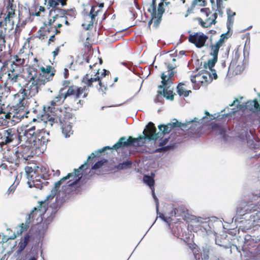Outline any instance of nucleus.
Segmentation results:
<instances>
[{
	"mask_svg": "<svg viewBox=\"0 0 260 260\" xmlns=\"http://www.w3.org/2000/svg\"><path fill=\"white\" fill-rule=\"evenodd\" d=\"M179 127V121L177 119H173V121L168 123L167 124H160L158 125V128L160 133L156 132V128L154 124L149 122L146 125L142 135H139L137 138H134L132 136L121 137L118 141L113 145L112 147L109 146L104 147L92 152L88 156V159L98 156L99 153L104 152L107 149H117L121 147H127L133 145L140 146L145 143V140L148 141H156L161 135L169 134L175 128Z\"/></svg>",
	"mask_w": 260,
	"mask_h": 260,
	"instance_id": "f257e3e1",
	"label": "nucleus"
},
{
	"mask_svg": "<svg viewBox=\"0 0 260 260\" xmlns=\"http://www.w3.org/2000/svg\"><path fill=\"white\" fill-rule=\"evenodd\" d=\"M46 133L43 130L36 129L35 125L29 124L26 125L25 128L22 130L19 134V142L21 147L15 151L17 157L27 160L28 155H24V152L33 147L36 153H43L46 149L48 142Z\"/></svg>",
	"mask_w": 260,
	"mask_h": 260,
	"instance_id": "f03ea898",
	"label": "nucleus"
},
{
	"mask_svg": "<svg viewBox=\"0 0 260 260\" xmlns=\"http://www.w3.org/2000/svg\"><path fill=\"white\" fill-rule=\"evenodd\" d=\"M172 54H166L163 56L164 64L168 69V71L161 74V85L158 86L161 90L157 91V93L163 96L167 100L173 101L174 94L173 92V88L171 85L169 79L174 75L173 70L176 67V57Z\"/></svg>",
	"mask_w": 260,
	"mask_h": 260,
	"instance_id": "7ed1b4c3",
	"label": "nucleus"
},
{
	"mask_svg": "<svg viewBox=\"0 0 260 260\" xmlns=\"http://www.w3.org/2000/svg\"><path fill=\"white\" fill-rule=\"evenodd\" d=\"M88 160V159H87L86 161H84L83 164L79 167L78 169H75L74 170V174L68 173L66 176L61 178L59 180L55 182L54 183V187L51 190L49 194L47 196L46 198L43 201H38V208H41V209L43 208V211H46L47 209V205L46 204V200H48L50 199H52L54 198L57 193L58 189L61 185L62 181L67 180L71 177L76 176V178L73 181V182L71 183L69 185L71 186L76 184L82 177V174L80 173L79 172L80 170L83 169L85 166H86Z\"/></svg>",
	"mask_w": 260,
	"mask_h": 260,
	"instance_id": "20e7f679",
	"label": "nucleus"
},
{
	"mask_svg": "<svg viewBox=\"0 0 260 260\" xmlns=\"http://www.w3.org/2000/svg\"><path fill=\"white\" fill-rule=\"evenodd\" d=\"M213 67L205 62L204 64V70L191 78L192 83L196 84V89L199 88L201 85H206L211 82L213 79L217 78L216 71L212 69Z\"/></svg>",
	"mask_w": 260,
	"mask_h": 260,
	"instance_id": "39448f33",
	"label": "nucleus"
},
{
	"mask_svg": "<svg viewBox=\"0 0 260 260\" xmlns=\"http://www.w3.org/2000/svg\"><path fill=\"white\" fill-rule=\"evenodd\" d=\"M100 71L98 70L94 77H92L89 74H86L84 77L82 78V82L86 86L84 87H79L77 86V89L75 90L74 94V99L76 100L77 99L80 98L82 93L84 92L86 87H91L94 86L99 85L100 88H99V91H101L104 92L107 90V86L103 85L101 80V77L99 76Z\"/></svg>",
	"mask_w": 260,
	"mask_h": 260,
	"instance_id": "423d86ee",
	"label": "nucleus"
},
{
	"mask_svg": "<svg viewBox=\"0 0 260 260\" xmlns=\"http://www.w3.org/2000/svg\"><path fill=\"white\" fill-rule=\"evenodd\" d=\"M206 116L203 117L201 119H199L197 118H194L193 119L190 120L185 123L180 122V131H188V134H194L199 133V129L201 127L203 121H204L207 117L209 116L210 119H215L216 117L215 115H210L207 111H205ZM181 132H180V134Z\"/></svg>",
	"mask_w": 260,
	"mask_h": 260,
	"instance_id": "0eeeda50",
	"label": "nucleus"
},
{
	"mask_svg": "<svg viewBox=\"0 0 260 260\" xmlns=\"http://www.w3.org/2000/svg\"><path fill=\"white\" fill-rule=\"evenodd\" d=\"M196 13L200 15V17L198 18V20L203 27H208L212 24H215L216 12L212 13L209 8H203Z\"/></svg>",
	"mask_w": 260,
	"mask_h": 260,
	"instance_id": "6e6552de",
	"label": "nucleus"
},
{
	"mask_svg": "<svg viewBox=\"0 0 260 260\" xmlns=\"http://www.w3.org/2000/svg\"><path fill=\"white\" fill-rule=\"evenodd\" d=\"M24 98H21L19 102L14 107L12 121L17 123L22 119L27 117L29 111L24 102Z\"/></svg>",
	"mask_w": 260,
	"mask_h": 260,
	"instance_id": "1a4fd4ad",
	"label": "nucleus"
},
{
	"mask_svg": "<svg viewBox=\"0 0 260 260\" xmlns=\"http://www.w3.org/2000/svg\"><path fill=\"white\" fill-rule=\"evenodd\" d=\"M39 83L26 81L23 87L21 86L19 92L22 94V98H28L36 95L39 91Z\"/></svg>",
	"mask_w": 260,
	"mask_h": 260,
	"instance_id": "9d476101",
	"label": "nucleus"
},
{
	"mask_svg": "<svg viewBox=\"0 0 260 260\" xmlns=\"http://www.w3.org/2000/svg\"><path fill=\"white\" fill-rule=\"evenodd\" d=\"M62 133L66 138L69 137L73 134L71 124L74 121V117H69L66 115L63 119H59Z\"/></svg>",
	"mask_w": 260,
	"mask_h": 260,
	"instance_id": "9b49d317",
	"label": "nucleus"
},
{
	"mask_svg": "<svg viewBox=\"0 0 260 260\" xmlns=\"http://www.w3.org/2000/svg\"><path fill=\"white\" fill-rule=\"evenodd\" d=\"M208 37L201 32H198L189 36L188 40L198 48H202L205 45Z\"/></svg>",
	"mask_w": 260,
	"mask_h": 260,
	"instance_id": "f8f14e48",
	"label": "nucleus"
},
{
	"mask_svg": "<svg viewBox=\"0 0 260 260\" xmlns=\"http://www.w3.org/2000/svg\"><path fill=\"white\" fill-rule=\"evenodd\" d=\"M19 77V73H12L11 74L8 73V79L7 83L5 85V87L8 88L9 90L10 88L14 89L19 88L20 89L21 84Z\"/></svg>",
	"mask_w": 260,
	"mask_h": 260,
	"instance_id": "ddd939ff",
	"label": "nucleus"
},
{
	"mask_svg": "<svg viewBox=\"0 0 260 260\" xmlns=\"http://www.w3.org/2000/svg\"><path fill=\"white\" fill-rule=\"evenodd\" d=\"M244 55L240 54L238 51L235 52L234 58L231 63V67L235 68L237 74H240L244 68Z\"/></svg>",
	"mask_w": 260,
	"mask_h": 260,
	"instance_id": "4468645a",
	"label": "nucleus"
},
{
	"mask_svg": "<svg viewBox=\"0 0 260 260\" xmlns=\"http://www.w3.org/2000/svg\"><path fill=\"white\" fill-rule=\"evenodd\" d=\"M147 10L150 13L151 17V19L148 22V27L150 26L153 20H154L153 26L157 28L161 21L162 17H160L158 22L156 23L155 22L158 19V12L157 13L156 12V0H152L151 4L149 6Z\"/></svg>",
	"mask_w": 260,
	"mask_h": 260,
	"instance_id": "2eb2a0df",
	"label": "nucleus"
},
{
	"mask_svg": "<svg viewBox=\"0 0 260 260\" xmlns=\"http://www.w3.org/2000/svg\"><path fill=\"white\" fill-rule=\"evenodd\" d=\"M191 5L190 7L187 9L186 13H184V16L187 17L188 14L192 13L198 12L201 7H204L206 5L205 0H190Z\"/></svg>",
	"mask_w": 260,
	"mask_h": 260,
	"instance_id": "dca6fc26",
	"label": "nucleus"
},
{
	"mask_svg": "<svg viewBox=\"0 0 260 260\" xmlns=\"http://www.w3.org/2000/svg\"><path fill=\"white\" fill-rule=\"evenodd\" d=\"M15 135L12 129L4 130L1 134V145L7 144L12 142L15 138Z\"/></svg>",
	"mask_w": 260,
	"mask_h": 260,
	"instance_id": "f3484780",
	"label": "nucleus"
},
{
	"mask_svg": "<svg viewBox=\"0 0 260 260\" xmlns=\"http://www.w3.org/2000/svg\"><path fill=\"white\" fill-rule=\"evenodd\" d=\"M222 46L215 42L210 46V54L212 56V58L209 59L207 63L209 64L210 67H214L215 63L217 60V55L219 49Z\"/></svg>",
	"mask_w": 260,
	"mask_h": 260,
	"instance_id": "a211bd4d",
	"label": "nucleus"
},
{
	"mask_svg": "<svg viewBox=\"0 0 260 260\" xmlns=\"http://www.w3.org/2000/svg\"><path fill=\"white\" fill-rule=\"evenodd\" d=\"M27 81L39 83L40 74L38 70L34 68H29L27 70Z\"/></svg>",
	"mask_w": 260,
	"mask_h": 260,
	"instance_id": "6ab92c4d",
	"label": "nucleus"
},
{
	"mask_svg": "<svg viewBox=\"0 0 260 260\" xmlns=\"http://www.w3.org/2000/svg\"><path fill=\"white\" fill-rule=\"evenodd\" d=\"M98 13L99 11L95 10V7L92 6L89 14V16L91 18V20L88 24L85 23L82 24V26L84 27L85 30H87L89 29L90 26L93 25L94 20L96 16L98 15Z\"/></svg>",
	"mask_w": 260,
	"mask_h": 260,
	"instance_id": "aec40b11",
	"label": "nucleus"
},
{
	"mask_svg": "<svg viewBox=\"0 0 260 260\" xmlns=\"http://www.w3.org/2000/svg\"><path fill=\"white\" fill-rule=\"evenodd\" d=\"M52 28V26L50 27L48 26V25H47V23H44V26L40 27V28L38 31V34L39 35V39H44L45 38H47L46 35L44 32V31H47V32H50L51 29Z\"/></svg>",
	"mask_w": 260,
	"mask_h": 260,
	"instance_id": "412c9836",
	"label": "nucleus"
},
{
	"mask_svg": "<svg viewBox=\"0 0 260 260\" xmlns=\"http://www.w3.org/2000/svg\"><path fill=\"white\" fill-rule=\"evenodd\" d=\"M43 208L41 209V208H38V205L34 207L30 211V213L29 214L27 215V217L26 218L25 223H24V226H26V228H28L29 224L30 222V218L33 217V216L32 215V213L36 211H39L40 212V214H44L46 211H43L42 210Z\"/></svg>",
	"mask_w": 260,
	"mask_h": 260,
	"instance_id": "4be33fe9",
	"label": "nucleus"
},
{
	"mask_svg": "<svg viewBox=\"0 0 260 260\" xmlns=\"http://www.w3.org/2000/svg\"><path fill=\"white\" fill-rule=\"evenodd\" d=\"M166 0H159V2L158 5L157 10H158V19L155 22L156 23H158L160 20V18L162 16V15L165 12L164 9V2ZM157 0H156V3H157Z\"/></svg>",
	"mask_w": 260,
	"mask_h": 260,
	"instance_id": "5701e85b",
	"label": "nucleus"
},
{
	"mask_svg": "<svg viewBox=\"0 0 260 260\" xmlns=\"http://www.w3.org/2000/svg\"><path fill=\"white\" fill-rule=\"evenodd\" d=\"M132 165V161L130 160H126L123 161L122 162L118 164L116 167L118 170H125L131 168Z\"/></svg>",
	"mask_w": 260,
	"mask_h": 260,
	"instance_id": "b1692460",
	"label": "nucleus"
},
{
	"mask_svg": "<svg viewBox=\"0 0 260 260\" xmlns=\"http://www.w3.org/2000/svg\"><path fill=\"white\" fill-rule=\"evenodd\" d=\"M56 103L57 102L55 101H54V99H53L50 102V105L44 106L43 110L45 111V112L49 111L50 112H52L54 110V107L56 105Z\"/></svg>",
	"mask_w": 260,
	"mask_h": 260,
	"instance_id": "393cba45",
	"label": "nucleus"
},
{
	"mask_svg": "<svg viewBox=\"0 0 260 260\" xmlns=\"http://www.w3.org/2000/svg\"><path fill=\"white\" fill-rule=\"evenodd\" d=\"M143 181L149 186L150 189L153 188L154 180L152 177L148 175H145L143 177Z\"/></svg>",
	"mask_w": 260,
	"mask_h": 260,
	"instance_id": "a878e982",
	"label": "nucleus"
},
{
	"mask_svg": "<svg viewBox=\"0 0 260 260\" xmlns=\"http://www.w3.org/2000/svg\"><path fill=\"white\" fill-rule=\"evenodd\" d=\"M184 84L182 83H180V96H183L187 97L191 92V90L185 88L184 87Z\"/></svg>",
	"mask_w": 260,
	"mask_h": 260,
	"instance_id": "bb28decb",
	"label": "nucleus"
},
{
	"mask_svg": "<svg viewBox=\"0 0 260 260\" xmlns=\"http://www.w3.org/2000/svg\"><path fill=\"white\" fill-rule=\"evenodd\" d=\"M192 248H191L192 250V252L193 253V254L194 255L195 258L197 259V260H203V258L202 257L201 259L200 257V253L198 252L199 250L197 248V245H193ZM208 258V255H204V260H207Z\"/></svg>",
	"mask_w": 260,
	"mask_h": 260,
	"instance_id": "cd10ccee",
	"label": "nucleus"
},
{
	"mask_svg": "<svg viewBox=\"0 0 260 260\" xmlns=\"http://www.w3.org/2000/svg\"><path fill=\"white\" fill-rule=\"evenodd\" d=\"M250 105L253 106L255 109H260V98L258 100H254L252 101H249L246 103V106L249 107Z\"/></svg>",
	"mask_w": 260,
	"mask_h": 260,
	"instance_id": "c85d7f7f",
	"label": "nucleus"
},
{
	"mask_svg": "<svg viewBox=\"0 0 260 260\" xmlns=\"http://www.w3.org/2000/svg\"><path fill=\"white\" fill-rule=\"evenodd\" d=\"M249 136V134L247 131L242 130L240 135L238 136V138L240 141L244 142L247 141L248 137Z\"/></svg>",
	"mask_w": 260,
	"mask_h": 260,
	"instance_id": "c756f323",
	"label": "nucleus"
},
{
	"mask_svg": "<svg viewBox=\"0 0 260 260\" xmlns=\"http://www.w3.org/2000/svg\"><path fill=\"white\" fill-rule=\"evenodd\" d=\"M180 216H181L183 219L185 220L187 219L189 216L187 208L182 206V205L180 207Z\"/></svg>",
	"mask_w": 260,
	"mask_h": 260,
	"instance_id": "7c9ffc66",
	"label": "nucleus"
},
{
	"mask_svg": "<svg viewBox=\"0 0 260 260\" xmlns=\"http://www.w3.org/2000/svg\"><path fill=\"white\" fill-rule=\"evenodd\" d=\"M28 240V237H25L24 241L19 243L18 249L17 250V253H20L26 247Z\"/></svg>",
	"mask_w": 260,
	"mask_h": 260,
	"instance_id": "2f4dec72",
	"label": "nucleus"
},
{
	"mask_svg": "<svg viewBox=\"0 0 260 260\" xmlns=\"http://www.w3.org/2000/svg\"><path fill=\"white\" fill-rule=\"evenodd\" d=\"M27 228L24 226V223H21L18 224L17 226L16 227V232L14 233L16 235V236L21 234L23 232L26 231L27 230Z\"/></svg>",
	"mask_w": 260,
	"mask_h": 260,
	"instance_id": "473e14b6",
	"label": "nucleus"
},
{
	"mask_svg": "<svg viewBox=\"0 0 260 260\" xmlns=\"http://www.w3.org/2000/svg\"><path fill=\"white\" fill-rule=\"evenodd\" d=\"M54 12L55 13V14L56 16H59L60 18L64 17L65 14H66V11L64 10L58 8L57 6L53 8Z\"/></svg>",
	"mask_w": 260,
	"mask_h": 260,
	"instance_id": "72a5a7b5",
	"label": "nucleus"
},
{
	"mask_svg": "<svg viewBox=\"0 0 260 260\" xmlns=\"http://www.w3.org/2000/svg\"><path fill=\"white\" fill-rule=\"evenodd\" d=\"M2 235L3 237L2 240L0 241V243H3L6 242L9 239H14L16 237V235L15 233H13L12 235L9 236H7V235H4L3 234H2Z\"/></svg>",
	"mask_w": 260,
	"mask_h": 260,
	"instance_id": "f704fd0d",
	"label": "nucleus"
},
{
	"mask_svg": "<svg viewBox=\"0 0 260 260\" xmlns=\"http://www.w3.org/2000/svg\"><path fill=\"white\" fill-rule=\"evenodd\" d=\"M156 212H157V217H158L161 219H162L163 221H164L165 222L167 223L168 224V226L170 227V222L171 220V218L170 217H165V216L163 214L158 213V210H156Z\"/></svg>",
	"mask_w": 260,
	"mask_h": 260,
	"instance_id": "c9c22d12",
	"label": "nucleus"
},
{
	"mask_svg": "<svg viewBox=\"0 0 260 260\" xmlns=\"http://www.w3.org/2000/svg\"><path fill=\"white\" fill-rule=\"evenodd\" d=\"M17 68H18V65L13 61L11 64V68L7 71L8 73H10V74L12 73H18V72L16 71V69Z\"/></svg>",
	"mask_w": 260,
	"mask_h": 260,
	"instance_id": "e433bc0d",
	"label": "nucleus"
},
{
	"mask_svg": "<svg viewBox=\"0 0 260 260\" xmlns=\"http://www.w3.org/2000/svg\"><path fill=\"white\" fill-rule=\"evenodd\" d=\"M77 89V86L72 85L69 87L66 92V95H68L69 96L71 95H74L75 90Z\"/></svg>",
	"mask_w": 260,
	"mask_h": 260,
	"instance_id": "4c0bfd02",
	"label": "nucleus"
},
{
	"mask_svg": "<svg viewBox=\"0 0 260 260\" xmlns=\"http://www.w3.org/2000/svg\"><path fill=\"white\" fill-rule=\"evenodd\" d=\"M8 11V14L6 16L13 18V16L15 15V10L13 8L12 4H9Z\"/></svg>",
	"mask_w": 260,
	"mask_h": 260,
	"instance_id": "58836bf2",
	"label": "nucleus"
},
{
	"mask_svg": "<svg viewBox=\"0 0 260 260\" xmlns=\"http://www.w3.org/2000/svg\"><path fill=\"white\" fill-rule=\"evenodd\" d=\"M106 162V160H101L95 162L94 165L92 167V170H96L101 168L104 163Z\"/></svg>",
	"mask_w": 260,
	"mask_h": 260,
	"instance_id": "ea45409f",
	"label": "nucleus"
},
{
	"mask_svg": "<svg viewBox=\"0 0 260 260\" xmlns=\"http://www.w3.org/2000/svg\"><path fill=\"white\" fill-rule=\"evenodd\" d=\"M227 14L229 22L230 23H233V20L232 17L235 15V13L231 11L230 9H228Z\"/></svg>",
	"mask_w": 260,
	"mask_h": 260,
	"instance_id": "a19ab883",
	"label": "nucleus"
},
{
	"mask_svg": "<svg viewBox=\"0 0 260 260\" xmlns=\"http://www.w3.org/2000/svg\"><path fill=\"white\" fill-rule=\"evenodd\" d=\"M48 5L51 8L58 6L57 0H48Z\"/></svg>",
	"mask_w": 260,
	"mask_h": 260,
	"instance_id": "79ce46f5",
	"label": "nucleus"
},
{
	"mask_svg": "<svg viewBox=\"0 0 260 260\" xmlns=\"http://www.w3.org/2000/svg\"><path fill=\"white\" fill-rule=\"evenodd\" d=\"M64 90V88H61L59 91V93H61V103H62L65 100V99L69 96L68 95H66V92H63V90Z\"/></svg>",
	"mask_w": 260,
	"mask_h": 260,
	"instance_id": "37998d69",
	"label": "nucleus"
},
{
	"mask_svg": "<svg viewBox=\"0 0 260 260\" xmlns=\"http://www.w3.org/2000/svg\"><path fill=\"white\" fill-rule=\"evenodd\" d=\"M151 189V192H152V194L153 198L155 202L156 209L157 210V207L158 206V199H157V198L156 197V196L155 194L154 188L152 189Z\"/></svg>",
	"mask_w": 260,
	"mask_h": 260,
	"instance_id": "c03bdc74",
	"label": "nucleus"
},
{
	"mask_svg": "<svg viewBox=\"0 0 260 260\" xmlns=\"http://www.w3.org/2000/svg\"><path fill=\"white\" fill-rule=\"evenodd\" d=\"M226 38V35L225 34H222L220 36V39L216 42L217 43L219 44V45H221L222 46L224 39Z\"/></svg>",
	"mask_w": 260,
	"mask_h": 260,
	"instance_id": "a18cd8bd",
	"label": "nucleus"
},
{
	"mask_svg": "<svg viewBox=\"0 0 260 260\" xmlns=\"http://www.w3.org/2000/svg\"><path fill=\"white\" fill-rule=\"evenodd\" d=\"M51 68L52 67L50 66H48L47 68H44V67H42L40 68V70L43 73L49 74L51 72L50 70H51Z\"/></svg>",
	"mask_w": 260,
	"mask_h": 260,
	"instance_id": "49530a36",
	"label": "nucleus"
},
{
	"mask_svg": "<svg viewBox=\"0 0 260 260\" xmlns=\"http://www.w3.org/2000/svg\"><path fill=\"white\" fill-rule=\"evenodd\" d=\"M57 121V119L54 117L49 115L48 116V124L50 125V126H52L53 124Z\"/></svg>",
	"mask_w": 260,
	"mask_h": 260,
	"instance_id": "de8ad7c7",
	"label": "nucleus"
},
{
	"mask_svg": "<svg viewBox=\"0 0 260 260\" xmlns=\"http://www.w3.org/2000/svg\"><path fill=\"white\" fill-rule=\"evenodd\" d=\"M231 106H236L237 107V108H239V107H241L242 106H243V105H241L240 104V101H239L238 99H236L235 100H234L233 102V103L232 104H230V105Z\"/></svg>",
	"mask_w": 260,
	"mask_h": 260,
	"instance_id": "09e8293b",
	"label": "nucleus"
},
{
	"mask_svg": "<svg viewBox=\"0 0 260 260\" xmlns=\"http://www.w3.org/2000/svg\"><path fill=\"white\" fill-rule=\"evenodd\" d=\"M8 123L7 120L4 119L3 116H0V126L5 125Z\"/></svg>",
	"mask_w": 260,
	"mask_h": 260,
	"instance_id": "8fccbe9b",
	"label": "nucleus"
},
{
	"mask_svg": "<svg viewBox=\"0 0 260 260\" xmlns=\"http://www.w3.org/2000/svg\"><path fill=\"white\" fill-rule=\"evenodd\" d=\"M12 114L11 112H8L5 114L4 116V119H5L8 121V120H11L12 119Z\"/></svg>",
	"mask_w": 260,
	"mask_h": 260,
	"instance_id": "3c124183",
	"label": "nucleus"
},
{
	"mask_svg": "<svg viewBox=\"0 0 260 260\" xmlns=\"http://www.w3.org/2000/svg\"><path fill=\"white\" fill-rule=\"evenodd\" d=\"M54 101H55L57 103H59V102H60L61 103V93H59V92H58V94L57 95H56L54 98Z\"/></svg>",
	"mask_w": 260,
	"mask_h": 260,
	"instance_id": "603ef678",
	"label": "nucleus"
},
{
	"mask_svg": "<svg viewBox=\"0 0 260 260\" xmlns=\"http://www.w3.org/2000/svg\"><path fill=\"white\" fill-rule=\"evenodd\" d=\"M12 18L9 17V16H6L4 18V23H5V26H7V24L11 22V19Z\"/></svg>",
	"mask_w": 260,
	"mask_h": 260,
	"instance_id": "864d4df0",
	"label": "nucleus"
},
{
	"mask_svg": "<svg viewBox=\"0 0 260 260\" xmlns=\"http://www.w3.org/2000/svg\"><path fill=\"white\" fill-rule=\"evenodd\" d=\"M6 254L4 251H2L0 253V260H7Z\"/></svg>",
	"mask_w": 260,
	"mask_h": 260,
	"instance_id": "5fc2aeb1",
	"label": "nucleus"
},
{
	"mask_svg": "<svg viewBox=\"0 0 260 260\" xmlns=\"http://www.w3.org/2000/svg\"><path fill=\"white\" fill-rule=\"evenodd\" d=\"M21 31V29L19 28V26L18 25H16L15 28V35H19Z\"/></svg>",
	"mask_w": 260,
	"mask_h": 260,
	"instance_id": "6e6d98bb",
	"label": "nucleus"
},
{
	"mask_svg": "<svg viewBox=\"0 0 260 260\" xmlns=\"http://www.w3.org/2000/svg\"><path fill=\"white\" fill-rule=\"evenodd\" d=\"M15 189V186L13 185H12L11 186H10L7 191L9 193H12Z\"/></svg>",
	"mask_w": 260,
	"mask_h": 260,
	"instance_id": "4d7b16f0",
	"label": "nucleus"
},
{
	"mask_svg": "<svg viewBox=\"0 0 260 260\" xmlns=\"http://www.w3.org/2000/svg\"><path fill=\"white\" fill-rule=\"evenodd\" d=\"M59 48L57 47L55 48V49L52 52V54L53 55V57H55L56 56H57L59 53Z\"/></svg>",
	"mask_w": 260,
	"mask_h": 260,
	"instance_id": "13d9d810",
	"label": "nucleus"
},
{
	"mask_svg": "<svg viewBox=\"0 0 260 260\" xmlns=\"http://www.w3.org/2000/svg\"><path fill=\"white\" fill-rule=\"evenodd\" d=\"M221 5H220V6H217V10L216 11V12L217 14V12H218L219 15L221 16L222 15V10H221Z\"/></svg>",
	"mask_w": 260,
	"mask_h": 260,
	"instance_id": "bf43d9fd",
	"label": "nucleus"
},
{
	"mask_svg": "<svg viewBox=\"0 0 260 260\" xmlns=\"http://www.w3.org/2000/svg\"><path fill=\"white\" fill-rule=\"evenodd\" d=\"M53 16H56L55 13L54 12V8H52L49 11V16L52 17Z\"/></svg>",
	"mask_w": 260,
	"mask_h": 260,
	"instance_id": "052dcab7",
	"label": "nucleus"
},
{
	"mask_svg": "<svg viewBox=\"0 0 260 260\" xmlns=\"http://www.w3.org/2000/svg\"><path fill=\"white\" fill-rule=\"evenodd\" d=\"M171 208L172 209V211L171 212V215L173 216L176 215L177 209L176 208H174L173 207H172Z\"/></svg>",
	"mask_w": 260,
	"mask_h": 260,
	"instance_id": "680f3d73",
	"label": "nucleus"
},
{
	"mask_svg": "<svg viewBox=\"0 0 260 260\" xmlns=\"http://www.w3.org/2000/svg\"><path fill=\"white\" fill-rule=\"evenodd\" d=\"M66 0H57V2L58 4L59 3L62 6H64L66 5Z\"/></svg>",
	"mask_w": 260,
	"mask_h": 260,
	"instance_id": "e2e57ef3",
	"label": "nucleus"
},
{
	"mask_svg": "<svg viewBox=\"0 0 260 260\" xmlns=\"http://www.w3.org/2000/svg\"><path fill=\"white\" fill-rule=\"evenodd\" d=\"M55 39V34H53L52 35H51L49 38V40H48V43H49V42L50 41L51 42H53L54 40Z\"/></svg>",
	"mask_w": 260,
	"mask_h": 260,
	"instance_id": "0e129e2a",
	"label": "nucleus"
},
{
	"mask_svg": "<svg viewBox=\"0 0 260 260\" xmlns=\"http://www.w3.org/2000/svg\"><path fill=\"white\" fill-rule=\"evenodd\" d=\"M69 73H68V69L64 68V78H67L68 76Z\"/></svg>",
	"mask_w": 260,
	"mask_h": 260,
	"instance_id": "69168bd1",
	"label": "nucleus"
},
{
	"mask_svg": "<svg viewBox=\"0 0 260 260\" xmlns=\"http://www.w3.org/2000/svg\"><path fill=\"white\" fill-rule=\"evenodd\" d=\"M54 75V73L52 72L50 74L49 77H48V78H46L47 81H49L50 80V79L52 78Z\"/></svg>",
	"mask_w": 260,
	"mask_h": 260,
	"instance_id": "338daca9",
	"label": "nucleus"
},
{
	"mask_svg": "<svg viewBox=\"0 0 260 260\" xmlns=\"http://www.w3.org/2000/svg\"><path fill=\"white\" fill-rule=\"evenodd\" d=\"M53 23L54 22H53V20L51 18L49 19L47 25H48V26L51 27Z\"/></svg>",
	"mask_w": 260,
	"mask_h": 260,
	"instance_id": "774afa93",
	"label": "nucleus"
}]
</instances>
